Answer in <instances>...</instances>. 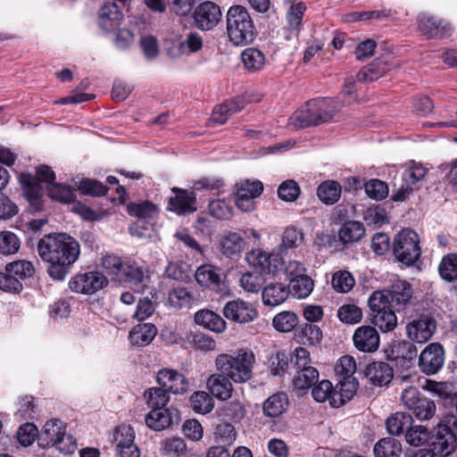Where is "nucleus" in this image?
<instances>
[{"label":"nucleus","mask_w":457,"mask_h":457,"mask_svg":"<svg viewBox=\"0 0 457 457\" xmlns=\"http://www.w3.org/2000/svg\"><path fill=\"white\" fill-rule=\"evenodd\" d=\"M20 239L11 231L0 232V254L11 255L18 252L20 248Z\"/></svg>","instance_id":"nucleus-58"},{"label":"nucleus","mask_w":457,"mask_h":457,"mask_svg":"<svg viewBox=\"0 0 457 457\" xmlns=\"http://www.w3.org/2000/svg\"><path fill=\"white\" fill-rule=\"evenodd\" d=\"M444 349L440 344H429L420 353L419 366L428 375L436 373L444 364Z\"/></svg>","instance_id":"nucleus-18"},{"label":"nucleus","mask_w":457,"mask_h":457,"mask_svg":"<svg viewBox=\"0 0 457 457\" xmlns=\"http://www.w3.org/2000/svg\"><path fill=\"white\" fill-rule=\"evenodd\" d=\"M383 291L386 292L390 307L397 312L405 309L412 298L411 287L403 280L395 281L387 289Z\"/></svg>","instance_id":"nucleus-20"},{"label":"nucleus","mask_w":457,"mask_h":457,"mask_svg":"<svg viewBox=\"0 0 457 457\" xmlns=\"http://www.w3.org/2000/svg\"><path fill=\"white\" fill-rule=\"evenodd\" d=\"M319 378V371L316 368H307L302 370H296L293 380V391L299 396L307 394L308 390L314 385Z\"/></svg>","instance_id":"nucleus-25"},{"label":"nucleus","mask_w":457,"mask_h":457,"mask_svg":"<svg viewBox=\"0 0 457 457\" xmlns=\"http://www.w3.org/2000/svg\"><path fill=\"white\" fill-rule=\"evenodd\" d=\"M232 380L221 372L212 374L206 381L210 393L219 400L226 401L232 395Z\"/></svg>","instance_id":"nucleus-23"},{"label":"nucleus","mask_w":457,"mask_h":457,"mask_svg":"<svg viewBox=\"0 0 457 457\" xmlns=\"http://www.w3.org/2000/svg\"><path fill=\"white\" fill-rule=\"evenodd\" d=\"M245 248L243 237L236 232H229L220 241V250L222 254L233 257L240 254Z\"/></svg>","instance_id":"nucleus-35"},{"label":"nucleus","mask_w":457,"mask_h":457,"mask_svg":"<svg viewBox=\"0 0 457 457\" xmlns=\"http://www.w3.org/2000/svg\"><path fill=\"white\" fill-rule=\"evenodd\" d=\"M334 386L328 380H321L312 388V394L316 402L323 403L328 401L331 404L332 394H334Z\"/></svg>","instance_id":"nucleus-63"},{"label":"nucleus","mask_w":457,"mask_h":457,"mask_svg":"<svg viewBox=\"0 0 457 457\" xmlns=\"http://www.w3.org/2000/svg\"><path fill=\"white\" fill-rule=\"evenodd\" d=\"M5 270L17 278L20 282L21 279L32 277L35 271L34 265L31 262L26 260H18L8 263Z\"/></svg>","instance_id":"nucleus-47"},{"label":"nucleus","mask_w":457,"mask_h":457,"mask_svg":"<svg viewBox=\"0 0 457 457\" xmlns=\"http://www.w3.org/2000/svg\"><path fill=\"white\" fill-rule=\"evenodd\" d=\"M368 304L370 309L371 322L382 333L391 332L397 327V316L390 307L386 292H373L368 299Z\"/></svg>","instance_id":"nucleus-5"},{"label":"nucleus","mask_w":457,"mask_h":457,"mask_svg":"<svg viewBox=\"0 0 457 457\" xmlns=\"http://www.w3.org/2000/svg\"><path fill=\"white\" fill-rule=\"evenodd\" d=\"M436 328V323L434 319L421 315L406 323L405 333L411 342L424 344L432 337Z\"/></svg>","instance_id":"nucleus-12"},{"label":"nucleus","mask_w":457,"mask_h":457,"mask_svg":"<svg viewBox=\"0 0 457 457\" xmlns=\"http://www.w3.org/2000/svg\"><path fill=\"white\" fill-rule=\"evenodd\" d=\"M291 283L292 293L298 299L308 297L314 288V281L308 275H304Z\"/></svg>","instance_id":"nucleus-56"},{"label":"nucleus","mask_w":457,"mask_h":457,"mask_svg":"<svg viewBox=\"0 0 457 457\" xmlns=\"http://www.w3.org/2000/svg\"><path fill=\"white\" fill-rule=\"evenodd\" d=\"M147 403L152 408H165L170 401L169 391L164 387H152L145 393Z\"/></svg>","instance_id":"nucleus-53"},{"label":"nucleus","mask_w":457,"mask_h":457,"mask_svg":"<svg viewBox=\"0 0 457 457\" xmlns=\"http://www.w3.org/2000/svg\"><path fill=\"white\" fill-rule=\"evenodd\" d=\"M127 211L130 216L144 220L154 219L158 212L157 206L149 201L130 203L127 205Z\"/></svg>","instance_id":"nucleus-41"},{"label":"nucleus","mask_w":457,"mask_h":457,"mask_svg":"<svg viewBox=\"0 0 457 457\" xmlns=\"http://www.w3.org/2000/svg\"><path fill=\"white\" fill-rule=\"evenodd\" d=\"M413 422L412 416L407 412H395L387 418L386 425L389 434L401 435L405 429H409Z\"/></svg>","instance_id":"nucleus-37"},{"label":"nucleus","mask_w":457,"mask_h":457,"mask_svg":"<svg viewBox=\"0 0 457 457\" xmlns=\"http://www.w3.org/2000/svg\"><path fill=\"white\" fill-rule=\"evenodd\" d=\"M123 19L121 10L117 3L108 1L99 11V25L106 31L116 30Z\"/></svg>","instance_id":"nucleus-22"},{"label":"nucleus","mask_w":457,"mask_h":457,"mask_svg":"<svg viewBox=\"0 0 457 457\" xmlns=\"http://www.w3.org/2000/svg\"><path fill=\"white\" fill-rule=\"evenodd\" d=\"M401 401L420 420H430L436 411L434 401L422 396L415 386H406L401 394Z\"/></svg>","instance_id":"nucleus-8"},{"label":"nucleus","mask_w":457,"mask_h":457,"mask_svg":"<svg viewBox=\"0 0 457 457\" xmlns=\"http://www.w3.org/2000/svg\"><path fill=\"white\" fill-rule=\"evenodd\" d=\"M244 108V104L241 100H229L218 105L214 108L211 121L212 123L223 124L226 122L228 118Z\"/></svg>","instance_id":"nucleus-34"},{"label":"nucleus","mask_w":457,"mask_h":457,"mask_svg":"<svg viewBox=\"0 0 457 457\" xmlns=\"http://www.w3.org/2000/svg\"><path fill=\"white\" fill-rule=\"evenodd\" d=\"M341 191L342 189L339 183L328 180L319 186L317 195L320 200L324 204H332L339 200Z\"/></svg>","instance_id":"nucleus-43"},{"label":"nucleus","mask_w":457,"mask_h":457,"mask_svg":"<svg viewBox=\"0 0 457 457\" xmlns=\"http://www.w3.org/2000/svg\"><path fill=\"white\" fill-rule=\"evenodd\" d=\"M354 285L355 279L347 270H337L332 276L331 286L338 293H348Z\"/></svg>","instance_id":"nucleus-48"},{"label":"nucleus","mask_w":457,"mask_h":457,"mask_svg":"<svg viewBox=\"0 0 457 457\" xmlns=\"http://www.w3.org/2000/svg\"><path fill=\"white\" fill-rule=\"evenodd\" d=\"M169 303L176 308L191 306L194 301L193 294L185 287H175L168 295Z\"/></svg>","instance_id":"nucleus-52"},{"label":"nucleus","mask_w":457,"mask_h":457,"mask_svg":"<svg viewBox=\"0 0 457 457\" xmlns=\"http://www.w3.org/2000/svg\"><path fill=\"white\" fill-rule=\"evenodd\" d=\"M356 386L355 378H342L334 387L331 406L340 407L351 400L356 393Z\"/></svg>","instance_id":"nucleus-28"},{"label":"nucleus","mask_w":457,"mask_h":457,"mask_svg":"<svg viewBox=\"0 0 457 457\" xmlns=\"http://www.w3.org/2000/svg\"><path fill=\"white\" fill-rule=\"evenodd\" d=\"M227 33L230 41L236 45H245L253 42L255 36L253 21L242 5L229 7L226 14Z\"/></svg>","instance_id":"nucleus-4"},{"label":"nucleus","mask_w":457,"mask_h":457,"mask_svg":"<svg viewBox=\"0 0 457 457\" xmlns=\"http://www.w3.org/2000/svg\"><path fill=\"white\" fill-rule=\"evenodd\" d=\"M287 395L283 392L276 393L263 403V412L268 417H278L287 410Z\"/></svg>","instance_id":"nucleus-38"},{"label":"nucleus","mask_w":457,"mask_h":457,"mask_svg":"<svg viewBox=\"0 0 457 457\" xmlns=\"http://www.w3.org/2000/svg\"><path fill=\"white\" fill-rule=\"evenodd\" d=\"M157 329L151 323L138 324L135 326L129 335L131 345L143 347L148 345L155 337Z\"/></svg>","instance_id":"nucleus-29"},{"label":"nucleus","mask_w":457,"mask_h":457,"mask_svg":"<svg viewBox=\"0 0 457 457\" xmlns=\"http://www.w3.org/2000/svg\"><path fill=\"white\" fill-rule=\"evenodd\" d=\"M264 283L263 275L258 271L245 272L240 278V286L247 293H258Z\"/></svg>","instance_id":"nucleus-50"},{"label":"nucleus","mask_w":457,"mask_h":457,"mask_svg":"<svg viewBox=\"0 0 457 457\" xmlns=\"http://www.w3.org/2000/svg\"><path fill=\"white\" fill-rule=\"evenodd\" d=\"M244 404L239 400H233L219 409L218 414L222 420L240 421L245 415Z\"/></svg>","instance_id":"nucleus-46"},{"label":"nucleus","mask_w":457,"mask_h":457,"mask_svg":"<svg viewBox=\"0 0 457 457\" xmlns=\"http://www.w3.org/2000/svg\"><path fill=\"white\" fill-rule=\"evenodd\" d=\"M195 277L196 282L204 287L216 288L222 283L220 269L212 264H203L198 267Z\"/></svg>","instance_id":"nucleus-27"},{"label":"nucleus","mask_w":457,"mask_h":457,"mask_svg":"<svg viewBox=\"0 0 457 457\" xmlns=\"http://www.w3.org/2000/svg\"><path fill=\"white\" fill-rule=\"evenodd\" d=\"M192 410L200 414L211 412L214 407L212 395L205 391H196L189 398Z\"/></svg>","instance_id":"nucleus-44"},{"label":"nucleus","mask_w":457,"mask_h":457,"mask_svg":"<svg viewBox=\"0 0 457 457\" xmlns=\"http://www.w3.org/2000/svg\"><path fill=\"white\" fill-rule=\"evenodd\" d=\"M47 191L52 199L62 203H71L75 197L73 190L62 184H52L47 187Z\"/></svg>","instance_id":"nucleus-62"},{"label":"nucleus","mask_w":457,"mask_h":457,"mask_svg":"<svg viewBox=\"0 0 457 457\" xmlns=\"http://www.w3.org/2000/svg\"><path fill=\"white\" fill-rule=\"evenodd\" d=\"M176 193L174 197L170 199V209L179 214H185L195 211V195L193 191L174 187Z\"/></svg>","instance_id":"nucleus-24"},{"label":"nucleus","mask_w":457,"mask_h":457,"mask_svg":"<svg viewBox=\"0 0 457 457\" xmlns=\"http://www.w3.org/2000/svg\"><path fill=\"white\" fill-rule=\"evenodd\" d=\"M208 207L211 215L219 220H228L233 215V207L225 200H212Z\"/></svg>","instance_id":"nucleus-61"},{"label":"nucleus","mask_w":457,"mask_h":457,"mask_svg":"<svg viewBox=\"0 0 457 457\" xmlns=\"http://www.w3.org/2000/svg\"><path fill=\"white\" fill-rule=\"evenodd\" d=\"M146 426L155 431L168 428L172 422V415L167 408H153L145 418Z\"/></svg>","instance_id":"nucleus-31"},{"label":"nucleus","mask_w":457,"mask_h":457,"mask_svg":"<svg viewBox=\"0 0 457 457\" xmlns=\"http://www.w3.org/2000/svg\"><path fill=\"white\" fill-rule=\"evenodd\" d=\"M255 362L254 353L248 349H239L234 354L220 353L215 357L214 366L234 383L243 384L252 378Z\"/></svg>","instance_id":"nucleus-2"},{"label":"nucleus","mask_w":457,"mask_h":457,"mask_svg":"<svg viewBox=\"0 0 457 457\" xmlns=\"http://www.w3.org/2000/svg\"><path fill=\"white\" fill-rule=\"evenodd\" d=\"M158 384L175 395L187 391L189 383L186 377L172 369H162L157 373Z\"/></svg>","instance_id":"nucleus-21"},{"label":"nucleus","mask_w":457,"mask_h":457,"mask_svg":"<svg viewBox=\"0 0 457 457\" xmlns=\"http://www.w3.org/2000/svg\"><path fill=\"white\" fill-rule=\"evenodd\" d=\"M365 234V228L361 222L350 220L345 222L339 229V239L344 244L359 241Z\"/></svg>","instance_id":"nucleus-39"},{"label":"nucleus","mask_w":457,"mask_h":457,"mask_svg":"<svg viewBox=\"0 0 457 457\" xmlns=\"http://www.w3.org/2000/svg\"><path fill=\"white\" fill-rule=\"evenodd\" d=\"M438 271L441 278L446 281L457 278V255L448 254L439 263Z\"/></svg>","instance_id":"nucleus-55"},{"label":"nucleus","mask_w":457,"mask_h":457,"mask_svg":"<svg viewBox=\"0 0 457 457\" xmlns=\"http://www.w3.org/2000/svg\"><path fill=\"white\" fill-rule=\"evenodd\" d=\"M373 453L375 457H398L402 453V445L395 438L385 437L376 443Z\"/></svg>","instance_id":"nucleus-40"},{"label":"nucleus","mask_w":457,"mask_h":457,"mask_svg":"<svg viewBox=\"0 0 457 457\" xmlns=\"http://www.w3.org/2000/svg\"><path fill=\"white\" fill-rule=\"evenodd\" d=\"M21 181L23 184H27L25 194L30 205L33 206L34 211H40L42 209V200L39 190L37 189L38 186L35 182V179L23 174L21 176Z\"/></svg>","instance_id":"nucleus-49"},{"label":"nucleus","mask_w":457,"mask_h":457,"mask_svg":"<svg viewBox=\"0 0 457 457\" xmlns=\"http://www.w3.org/2000/svg\"><path fill=\"white\" fill-rule=\"evenodd\" d=\"M122 271L120 281L124 280L129 283L137 284L143 282L145 279L144 270L136 262L126 260Z\"/></svg>","instance_id":"nucleus-57"},{"label":"nucleus","mask_w":457,"mask_h":457,"mask_svg":"<svg viewBox=\"0 0 457 457\" xmlns=\"http://www.w3.org/2000/svg\"><path fill=\"white\" fill-rule=\"evenodd\" d=\"M366 376L376 386L387 385L393 378L392 367L385 361H373L366 368Z\"/></svg>","instance_id":"nucleus-26"},{"label":"nucleus","mask_w":457,"mask_h":457,"mask_svg":"<svg viewBox=\"0 0 457 457\" xmlns=\"http://www.w3.org/2000/svg\"><path fill=\"white\" fill-rule=\"evenodd\" d=\"M40 258L49 264L48 275L54 280H63L80 254L79 242L66 233L45 235L37 244Z\"/></svg>","instance_id":"nucleus-1"},{"label":"nucleus","mask_w":457,"mask_h":457,"mask_svg":"<svg viewBox=\"0 0 457 457\" xmlns=\"http://www.w3.org/2000/svg\"><path fill=\"white\" fill-rule=\"evenodd\" d=\"M283 255L277 247L270 253L258 248L247 253L245 260L253 267L269 273H275L284 264Z\"/></svg>","instance_id":"nucleus-11"},{"label":"nucleus","mask_w":457,"mask_h":457,"mask_svg":"<svg viewBox=\"0 0 457 457\" xmlns=\"http://www.w3.org/2000/svg\"><path fill=\"white\" fill-rule=\"evenodd\" d=\"M39 445L43 447H55L63 454L72 453L76 449V440L66 433L65 427L60 420L46 421L39 436Z\"/></svg>","instance_id":"nucleus-6"},{"label":"nucleus","mask_w":457,"mask_h":457,"mask_svg":"<svg viewBox=\"0 0 457 457\" xmlns=\"http://www.w3.org/2000/svg\"><path fill=\"white\" fill-rule=\"evenodd\" d=\"M186 450L187 444L181 437H170L162 442V451L165 455L180 457Z\"/></svg>","instance_id":"nucleus-60"},{"label":"nucleus","mask_w":457,"mask_h":457,"mask_svg":"<svg viewBox=\"0 0 457 457\" xmlns=\"http://www.w3.org/2000/svg\"><path fill=\"white\" fill-rule=\"evenodd\" d=\"M221 19V11L218 4L206 1L200 4L194 12L195 26L202 30H210L217 26Z\"/></svg>","instance_id":"nucleus-16"},{"label":"nucleus","mask_w":457,"mask_h":457,"mask_svg":"<svg viewBox=\"0 0 457 457\" xmlns=\"http://www.w3.org/2000/svg\"><path fill=\"white\" fill-rule=\"evenodd\" d=\"M417 21L420 31L429 38H445L453 33V28L447 21L430 14L419 15Z\"/></svg>","instance_id":"nucleus-15"},{"label":"nucleus","mask_w":457,"mask_h":457,"mask_svg":"<svg viewBox=\"0 0 457 457\" xmlns=\"http://www.w3.org/2000/svg\"><path fill=\"white\" fill-rule=\"evenodd\" d=\"M289 288L282 283H271L262 290V302L265 305L278 306L289 295Z\"/></svg>","instance_id":"nucleus-30"},{"label":"nucleus","mask_w":457,"mask_h":457,"mask_svg":"<svg viewBox=\"0 0 457 457\" xmlns=\"http://www.w3.org/2000/svg\"><path fill=\"white\" fill-rule=\"evenodd\" d=\"M365 192L372 199L382 200L387 196L388 187L379 179H370L365 184Z\"/></svg>","instance_id":"nucleus-64"},{"label":"nucleus","mask_w":457,"mask_h":457,"mask_svg":"<svg viewBox=\"0 0 457 457\" xmlns=\"http://www.w3.org/2000/svg\"><path fill=\"white\" fill-rule=\"evenodd\" d=\"M245 69L251 72L261 71L266 62L265 55L257 48H246L241 54Z\"/></svg>","instance_id":"nucleus-42"},{"label":"nucleus","mask_w":457,"mask_h":457,"mask_svg":"<svg viewBox=\"0 0 457 457\" xmlns=\"http://www.w3.org/2000/svg\"><path fill=\"white\" fill-rule=\"evenodd\" d=\"M405 439L410 445L421 446L430 439V432L423 426H412L406 431Z\"/></svg>","instance_id":"nucleus-54"},{"label":"nucleus","mask_w":457,"mask_h":457,"mask_svg":"<svg viewBox=\"0 0 457 457\" xmlns=\"http://www.w3.org/2000/svg\"><path fill=\"white\" fill-rule=\"evenodd\" d=\"M136 433L130 425L121 424L113 432V446L120 457H140L141 452L135 443Z\"/></svg>","instance_id":"nucleus-10"},{"label":"nucleus","mask_w":457,"mask_h":457,"mask_svg":"<svg viewBox=\"0 0 457 457\" xmlns=\"http://www.w3.org/2000/svg\"><path fill=\"white\" fill-rule=\"evenodd\" d=\"M298 322V316L295 312L284 311L274 316L272 325L277 331L287 333L292 331Z\"/></svg>","instance_id":"nucleus-45"},{"label":"nucleus","mask_w":457,"mask_h":457,"mask_svg":"<svg viewBox=\"0 0 457 457\" xmlns=\"http://www.w3.org/2000/svg\"><path fill=\"white\" fill-rule=\"evenodd\" d=\"M340 107V104L331 98L311 100L304 107L296 111L290 120L297 127L317 126L330 120Z\"/></svg>","instance_id":"nucleus-3"},{"label":"nucleus","mask_w":457,"mask_h":457,"mask_svg":"<svg viewBox=\"0 0 457 457\" xmlns=\"http://www.w3.org/2000/svg\"><path fill=\"white\" fill-rule=\"evenodd\" d=\"M432 445L433 452H431V453L433 455L437 453L443 457H446L453 452L456 445V438L453 432L442 431V433H439L437 429L436 438Z\"/></svg>","instance_id":"nucleus-36"},{"label":"nucleus","mask_w":457,"mask_h":457,"mask_svg":"<svg viewBox=\"0 0 457 457\" xmlns=\"http://www.w3.org/2000/svg\"><path fill=\"white\" fill-rule=\"evenodd\" d=\"M263 191L259 180L244 179L235 185V204L242 212H252L255 208V199Z\"/></svg>","instance_id":"nucleus-9"},{"label":"nucleus","mask_w":457,"mask_h":457,"mask_svg":"<svg viewBox=\"0 0 457 457\" xmlns=\"http://www.w3.org/2000/svg\"><path fill=\"white\" fill-rule=\"evenodd\" d=\"M428 170L420 163H412L403 173V183L399 189L395 193L393 198L395 201H404L410 194L419 188L420 183L424 179Z\"/></svg>","instance_id":"nucleus-13"},{"label":"nucleus","mask_w":457,"mask_h":457,"mask_svg":"<svg viewBox=\"0 0 457 457\" xmlns=\"http://www.w3.org/2000/svg\"><path fill=\"white\" fill-rule=\"evenodd\" d=\"M303 239L304 236L301 229L287 227L285 228L281 242L277 248L285 255L288 251L298 248L303 243Z\"/></svg>","instance_id":"nucleus-33"},{"label":"nucleus","mask_w":457,"mask_h":457,"mask_svg":"<svg viewBox=\"0 0 457 457\" xmlns=\"http://www.w3.org/2000/svg\"><path fill=\"white\" fill-rule=\"evenodd\" d=\"M104 270L112 279L120 281V276L125 266V261H122L116 255L108 254L102 259Z\"/></svg>","instance_id":"nucleus-51"},{"label":"nucleus","mask_w":457,"mask_h":457,"mask_svg":"<svg viewBox=\"0 0 457 457\" xmlns=\"http://www.w3.org/2000/svg\"><path fill=\"white\" fill-rule=\"evenodd\" d=\"M223 314L234 322L247 323L257 318L258 312L251 303L236 299L225 304Z\"/></svg>","instance_id":"nucleus-17"},{"label":"nucleus","mask_w":457,"mask_h":457,"mask_svg":"<svg viewBox=\"0 0 457 457\" xmlns=\"http://www.w3.org/2000/svg\"><path fill=\"white\" fill-rule=\"evenodd\" d=\"M353 342L360 352L374 353L379 347L380 337L375 327L362 325L355 329Z\"/></svg>","instance_id":"nucleus-19"},{"label":"nucleus","mask_w":457,"mask_h":457,"mask_svg":"<svg viewBox=\"0 0 457 457\" xmlns=\"http://www.w3.org/2000/svg\"><path fill=\"white\" fill-rule=\"evenodd\" d=\"M418 234L409 228L401 230L395 237L393 251L395 258L405 265L413 264L420 256Z\"/></svg>","instance_id":"nucleus-7"},{"label":"nucleus","mask_w":457,"mask_h":457,"mask_svg":"<svg viewBox=\"0 0 457 457\" xmlns=\"http://www.w3.org/2000/svg\"><path fill=\"white\" fill-rule=\"evenodd\" d=\"M107 284V278L98 271H90L78 274L69 281V287L71 291L92 295L102 289Z\"/></svg>","instance_id":"nucleus-14"},{"label":"nucleus","mask_w":457,"mask_h":457,"mask_svg":"<svg viewBox=\"0 0 457 457\" xmlns=\"http://www.w3.org/2000/svg\"><path fill=\"white\" fill-rule=\"evenodd\" d=\"M195 321L216 333H222L227 328L226 321L220 315L209 310L198 311L195 314Z\"/></svg>","instance_id":"nucleus-32"},{"label":"nucleus","mask_w":457,"mask_h":457,"mask_svg":"<svg viewBox=\"0 0 457 457\" xmlns=\"http://www.w3.org/2000/svg\"><path fill=\"white\" fill-rule=\"evenodd\" d=\"M337 317L344 323L356 324L362 319V311L355 304H344L338 309Z\"/></svg>","instance_id":"nucleus-59"}]
</instances>
